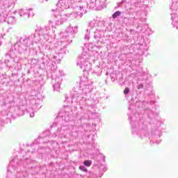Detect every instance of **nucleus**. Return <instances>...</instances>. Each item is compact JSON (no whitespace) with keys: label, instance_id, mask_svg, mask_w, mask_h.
Masks as SVG:
<instances>
[{"label":"nucleus","instance_id":"f257e3e1","mask_svg":"<svg viewBox=\"0 0 178 178\" xmlns=\"http://www.w3.org/2000/svg\"><path fill=\"white\" fill-rule=\"evenodd\" d=\"M92 164V161L90 160H86L83 161V165H85V166H87L88 168H90V166H91Z\"/></svg>","mask_w":178,"mask_h":178},{"label":"nucleus","instance_id":"f03ea898","mask_svg":"<svg viewBox=\"0 0 178 178\" xmlns=\"http://www.w3.org/2000/svg\"><path fill=\"white\" fill-rule=\"evenodd\" d=\"M120 11H116L114 14H113V19H116V17H118V16H120Z\"/></svg>","mask_w":178,"mask_h":178},{"label":"nucleus","instance_id":"7ed1b4c3","mask_svg":"<svg viewBox=\"0 0 178 178\" xmlns=\"http://www.w3.org/2000/svg\"><path fill=\"white\" fill-rule=\"evenodd\" d=\"M79 169L80 170H82L83 172H87V168H86L83 165H80L79 166Z\"/></svg>","mask_w":178,"mask_h":178},{"label":"nucleus","instance_id":"20e7f679","mask_svg":"<svg viewBox=\"0 0 178 178\" xmlns=\"http://www.w3.org/2000/svg\"><path fill=\"white\" fill-rule=\"evenodd\" d=\"M129 92H130V90L129 89V88H126L124 90V94H129Z\"/></svg>","mask_w":178,"mask_h":178}]
</instances>
